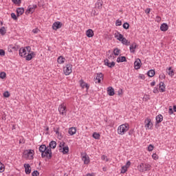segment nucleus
Segmentation results:
<instances>
[{"mask_svg":"<svg viewBox=\"0 0 176 176\" xmlns=\"http://www.w3.org/2000/svg\"><path fill=\"white\" fill-rule=\"evenodd\" d=\"M152 166L148 163H140V164L138 166V170L140 173H145V171L151 170V168Z\"/></svg>","mask_w":176,"mask_h":176,"instance_id":"1","label":"nucleus"},{"mask_svg":"<svg viewBox=\"0 0 176 176\" xmlns=\"http://www.w3.org/2000/svg\"><path fill=\"white\" fill-rule=\"evenodd\" d=\"M34 153H35L34 150H25L23 153V157L25 159H29V160H32V159H34Z\"/></svg>","mask_w":176,"mask_h":176,"instance_id":"2","label":"nucleus"},{"mask_svg":"<svg viewBox=\"0 0 176 176\" xmlns=\"http://www.w3.org/2000/svg\"><path fill=\"white\" fill-rule=\"evenodd\" d=\"M41 157L45 159V160H50L53 157V153L50 148H47L43 153H41Z\"/></svg>","mask_w":176,"mask_h":176,"instance_id":"3","label":"nucleus"},{"mask_svg":"<svg viewBox=\"0 0 176 176\" xmlns=\"http://www.w3.org/2000/svg\"><path fill=\"white\" fill-rule=\"evenodd\" d=\"M129 129H130L129 124H123L118 126V133L120 135H123L126 131H129Z\"/></svg>","mask_w":176,"mask_h":176,"instance_id":"4","label":"nucleus"},{"mask_svg":"<svg viewBox=\"0 0 176 176\" xmlns=\"http://www.w3.org/2000/svg\"><path fill=\"white\" fill-rule=\"evenodd\" d=\"M58 111L60 115H63V116H67V106L65 105L64 103L59 105Z\"/></svg>","mask_w":176,"mask_h":176,"instance_id":"5","label":"nucleus"},{"mask_svg":"<svg viewBox=\"0 0 176 176\" xmlns=\"http://www.w3.org/2000/svg\"><path fill=\"white\" fill-rule=\"evenodd\" d=\"M64 74L65 75L68 76L70 75V74H72V64H67L64 67Z\"/></svg>","mask_w":176,"mask_h":176,"instance_id":"6","label":"nucleus"},{"mask_svg":"<svg viewBox=\"0 0 176 176\" xmlns=\"http://www.w3.org/2000/svg\"><path fill=\"white\" fill-rule=\"evenodd\" d=\"M144 123H145L146 130H151V129H152V127H153V124L152 123V120H151L150 118L146 119L144 121Z\"/></svg>","mask_w":176,"mask_h":176,"instance_id":"7","label":"nucleus"},{"mask_svg":"<svg viewBox=\"0 0 176 176\" xmlns=\"http://www.w3.org/2000/svg\"><path fill=\"white\" fill-rule=\"evenodd\" d=\"M101 79H104L102 73H98L96 77H94V80L96 83H101Z\"/></svg>","mask_w":176,"mask_h":176,"instance_id":"8","label":"nucleus"},{"mask_svg":"<svg viewBox=\"0 0 176 176\" xmlns=\"http://www.w3.org/2000/svg\"><path fill=\"white\" fill-rule=\"evenodd\" d=\"M155 127L157 129L159 127V124L163 122V116L160 114L155 117Z\"/></svg>","mask_w":176,"mask_h":176,"instance_id":"9","label":"nucleus"},{"mask_svg":"<svg viewBox=\"0 0 176 176\" xmlns=\"http://www.w3.org/2000/svg\"><path fill=\"white\" fill-rule=\"evenodd\" d=\"M36 8H38V6L35 4L33 6H29L28 10L25 11V14H30V13H34Z\"/></svg>","mask_w":176,"mask_h":176,"instance_id":"10","label":"nucleus"},{"mask_svg":"<svg viewBox=\"0 0 176 176\" xmlns=\"http://www.w3.org/2000/svg\"><path fill=\"white\" fill-rule=\"evenodd\" d=\"M63 27V23L60 21H56L54 22L52 25V28L55 30L57 31V30H60Z\"/></svg>","mask_w":176,"mask_h":176,"instance_id":"11","label":"nucleus"},{"mask_svg":"<svg viewBox=\"0 0 176 176\" xmlns=\"http://www.w3.org/2000/svg\"><path fill=\"white\" fill-rule=\"evenodd\" d=\"M35 56H36L35 52H29L28 54L25 56V60L27 61H31V60H32V58H34V57H35Z\"/></svg>","mask_w":176,"mask_h":176,"instance_id":"12","label":"nucleus"},{"mask_svg":"<svg viewBox=\"0 0 176 176\" xmlns=\"http://www.w3.org/2000/svg\"><path fill=\"white\" fill-rule=\"evenodd\" d=\"M104 65H106L109 68H113V67H115V62L113 61L111 63H109V59H105L104 60Z\"/></svg>","mask_w":176,"mask_h":176,"instance_id":"13","label":"nucleus"},{"mask_svg":"<svg viewBox=\"0 0 176 176\" xmlns=\"http://www.w3.org/2000/svg\"><path fill=\"white\" fill-rule=\"evenodd\" d=\"M23 166L25 168V174H31V166L30 164H25Z\"/></svg>","mask_w":176,"mask_h":176,"instance_id":"14","label":"nucleus"},{"mask_svg":"<svg viewBox=\"0 0 176 176\" xmlns=\"http://www.w3.org/2000/svg\"><path fill=\"white\" fill-rule=\"evenodd\" d=\"M115 38H116V39H118V41H119L120 42H122V41L123 40V38L124 37H123V34H120V32H117V33H115L114 34Z\"/></svg>","mask_w":176,"mask_h":176,"instance_id":"15","label":"nucleus"},{"mask_svg":"<svg viewBox=\"0 0 176 176\" xmlns=\"http://www.w3.org/2000/svg\"><path fill=\"white\" fill-rule=\"evenodd\" d=\"M135 69H140L141 68V60L138 58L134 63Z\"/></svg>","mask_w":176,"mask_h":176,"instance_id":"16","label":"nucleus"},{"mask_svg":"<svg viewBox=\"0 0 176 176\" xmlns=\"http://www.w3.org/2000/svg\"><path fill=\"white\" fill-rule=\"evenodd\" d=\"M24 14V8H16V16L17 17H20V16H23Z\"/></svg>","mask_w":176,"mask_h":176,"instance_id":"17","label":"nucleus"},{"mask_svg":"<svg viewBox=\"0 0 176 176\" xmlns=\"http://www.w3.org/2000/svg\"><path fill=\"white\" fill-rule=\"evenodd\" d=\"M27 55V50H25V48H21L19 50V56H21V57H25V56Z\"/></svg>","mask_w":176,"mask_h":176,"instance_id":"18","label":"nucleus"},{"mask_svg":"<svg viewBox=\"0 0 176 176\" xmlns=\"http://www.w3.org/2000/svg\"><path fill=\"white\" fill-rule=\"evenodd\" d=\"M159 87L161 93H164V91H166V85H164V82H160L159 84Z\"/></svg>","mask_w":176,"mask_h":176,"instance_id":"19","label":"nucleus"},{"mask_svg":"<svg viewBox=\"0 0 176 176\" xmlns=\"http://www.w3.org/2000/svg\"><path fill=\"white\" fill-rule=\"evenodd\" d=\"M86 35L88 38H93L94 36V32H93V30L89 29L86 32Z\"/></svg>","mask_w":176,"mask_h":176,"instance_id":"20","label":"nucleus"},{"mask_svg":"<svg viewBox=\"0 0 176 176\" xmlns=\"http://www.w3.org/2000/svg\"><path fill=\"white\" fill-rule=\"evenodd\" d=\"M56 146L57 142L54 140H52L50 142L48 148H50V149H56Z\"/></svg>","mask_w":176,"mask_h":176,"instance_id":"21","label":"nucleus"},{"mask_svg":"<svg viewBox=\"0 0 176 176\" xmlns=\"http://www.w3.org/2000/svg\"><path fill=\"white\" fill-rule=\"evenodd\" d=\"M107 94L109 96H115V89L112 87H109L107 88Z\"/></svg>","mask_w":176,"mask_h":176,"instance_id":"22","label":"nucleus"},{"mask_svg":"<svg viewBox=\"0 0 176 176\" xmlns=\"http://www.w3.org/2000/svg\"><path fill=\"white\" fill-rule=\"evenodd\" d=\"M82 160L84 161L85 164H89V163H90V159L87 155L82 156Z\"/></svg>","mask_w":176,"mask_h":176,"instance_id":"23","label":"nucleus"},{"mask_svg":"<svg viewBox=\"0 0 176 176\" xmlns=\"http://www.w3.org/2000/svg\"><path fill=\"white\" fill-rule=\"evenodd\" d=\"M161 31H163L164 32H166L168 30V25L167 23H162L160 26Z\"/></svg>","mask_w":176,"mask_h":176,"instance_id":"24","label":"nucleus"},{"mask_svg":"<svg viewBox=\"0 0 176 176\" xmlns=\"http://www.w3.org/2000/svg\"><path fill=\"white\" fill-rule=\"evenodd\" d=\"M131 53H135V49H137V43H133L129 47Z\"/></svg>","mask_w":176,"mask_h":176,"instance_id":"25","label":"nucleus"},{"mask_svg":"<svg viewBox=\"0 0 176 176\" xmlns=\"http://www.w3.org/2000/svg\"><path fill=\"white\" fill-rule=\"evenodd\" d=\"M48 148H49V146L47 147L46 145L42 144L40 146L38 149H39V152H41V153H43Z\"/></svg>","mask_w":176,"mask_h":176,"instance_id":"26","label":"nucleus"},{"mask_svg":"<svg viewBox=\"0 0 176 176\" xmlns=\"http://www.w3.org/2000/svg\"><path fill=\"white\" fill-rule=\"evenodd\" d=\"M166 72L169 76H174V70L173 69V67H170L166 69Z\"/></svg>","mask_w":176,"mask_h":176,"instance_id":"27","label":"nucleus"},{"mask_svg":"<svg viewBox=\"0 0 176 176\" xmlns=\"http://www.w3.org/2000/svg\"><path fill=\"white\" fill-rule=\"evenodd\" d=\"M126 56H120L117 58V63H126Z\"/></svg>","mask_w":176,"mask_h":176,"instance_id":"28","label":"nucleus"},{"mask_svg":"<svg viewBox=\"0 0 176 176\" xmlns=\"http://www.w3.org/2000/svg\"><path fill=\"white\" fill-rule=\"evenodd\" d=\"M59 152H62L63 153V155H67V153H68V152H69V148L68 147V146H63L61 151H59Z\"/></svg>","mask_w":176,"mask_h":176,"instance_id":"29","label":"nucleus"},{"mask_svg":"<svg viewBox=\"0 0 176 176\" xmlns=\"http://www.w3.org/2000/svg\"><path fill=\"white\" fill-rule=\"evenodd\" d=\"M69 134H70V135H74L76 134V129L75 127H72L69 129Z\"/></svg>","mask_w":176,"mask_h":176,"instance_id":"30","label":"nucleus"},{"mask_svg":"<svg viewBox=\"0 0 176 176\" xmlns=\"http://www.w3.org/2000/svg\"><path fill=\"white\" fill-rule=\"evenodd\" d=\"M96 7L98 9H102V1L98 0L96 3Z\"/></svg>","mask_w":176,"mask_h":176,"instance_id":"31","label":"nucleus"},{"mask_svg":"<svg viewBox=\"0 0 176 176\" xmlns=\"http://www.w3.org/2000/svg\"><path fill=\"white\" fill-rule=\"evenodd\" d=\"M122 45H125L126 46H130V41L129 40H126V38H123L121 41Z\"/></svg>","mask_w":176,"mask_h":176,"instance_id":"32","label":"nucleus"},{"mask_svg":"<svg viewBox=\"0 0 176 176\" xmlns=\"http://www.w3.org/2000/svg\"><path fill=\"white\" fill-rule=\"evenodd\" d=\"M147 75H148V76H149L150 78H153V76H155V70H153V69H150V70L147 72Z\"/></svg>","mask_w":176,"mask_h":176,"instance_id":"33","label":"nucleus"},{"mask_svg":"<svg viewBox=\"0 0 176 176\" xmlns=\"http://www.w3.org/2000/svg\"><path fill=\"white\" fill-rule=\"evenodd\" d=\"M58 64H64L65 61V58L63 57V56H59L57 60Z\"/></svg>","mask_w":176,"mask_h":176,"instance_id":"34","label":"nucleus"},{"mask_svg":"<svg viewBox=\"0 0 176 176\" xmlns=\"http://www.w3.org/2000/svg\"><path fill=\"white\" fill-rule=\"evenodd\" d=\"M0 34L1 35H5V34H6V28H5V27H1V28H0Z\"/></svg>","mask_w":176,"mask_h":176,"instance_id":"35","label":"nucleus"},{"mask_svg":"<svg viewBox=\"0 0 176 176\" xmlns=\"http://www.w3.org/2000/svg\"><path fill=\"white\" fill-rule=\"evenodd\" d=\"M113 54L114 56H119V54H120V50H119L118 48L114 49Z\"/></svg>","mask_w":176,"mask_h":176,"instance_id":"36","label":"nucleus"},{"mask_svg":"<svg viewBox=\"0 0 176 176\" xmlns=\"http://www.w3.org/2000/svg\"><path fill=\"white\" fill-rule=\"evenodd\" d=\"M9 49H12V50L14 52H17V50H19V46H13V45H10Z\"/></svg>","mask_w":176,"mask_h":176,"instance_id":"37","label":"nucleus"},{"mask_svg":"<svg viewBox=\"0 0 176 176\" xmlns=\"http://www.w3.org/2000/svg\"><path fill=\"white\" fill-rule=\"evenodd\" d=\"M92 137H94L95 140H100V135L97 132L94 133Z\"/></svg>","mask_w":176,"mask_h":176,"instance_id":"38","label":"nucleus"},{"mask_svg":"<svg viewBox=\"0 0 176 176\" xmlns=\"http://www.w3.org/2000/svg\"><path fill=\"white\" fill-rule=\"evenodd\" d=\"M123 28H124V30H129V28H130V24H129V23L125 22L123 25H122Z\"/></svg>","mask_w":176,"mask_h":176,"instance_id":"39","label":"nucleus"},{"mask_svg":"<svg viewBox=\"0 0 176 176\" xmlns=\"http://www.w3.org/2000/svg\"><path fill=\"white\" fill-rule=\"evenodd\" d=\"M5 171V165L0 162V173H3Z\"/></svg>","mask_w":176,"mask_h":176,"instance_id":"40","label":"nucleus"},{"mask_svg":"<svg viewBox=\"0 0 176 176\" xmlns=\"http://www.w3.org/2000/svg\"><path fill=\"white\" fill-rule=\"evenodd\" d=\"M3 97H5L6 98H8V97H10V94L9 93V91H5L3 93Z\"/></svg>","mask_w":176,"mask_h":176,"instance_id":"41","label":"nucleus"},{"mask_svg":"<svg viewBox=\"0 0 176 176\" xmlns=\"http://www.w3.org/2000/svg\"><path fill=\"white\" fill-rule=\"evenodd\" d=\"M80 85L82 89H85V85H86V82H85V81H83V80H80Z\"/></svg>","mask_w":176,"mask_h":176,"instance_id":"42","label":"nucleus"},{"mask_svg":"<svg viewBox=\"0 0 176 176\" xmlns=\"http://www.w3.org/2000/svg\"><path fill=\"white\" fill-rule=\"evenodd\" d=\"M64 145H65V142H60L59 144V148H59V151H63V148Z\"/></svg>","mask_w":176,"mask_h":176,"instance_id":"43","label":"nucleus"},{"mask_svg":"<svg viewBox=\"0 0 176 176\" xmlns=\"http://www.w3.org/2000/svg\"><path fill=\"white\" fill-rule=\"evenodd\" d=\"M0 78H1V79H5V78H6V73L1 72L0 73Z\"/></svg>","mask_w":176,"mask_h":176,"instance_id":"44","label":"nucleus"},{"mask_svg":"<svg viewBox=\"0 0 176 176\" xmlns=\"http://www.w3.org/2000/svg\"><path fill=\"white\" fill-rule=\"evenodd\" d=\"M127 171V167L122 166L121 174H124Z\"/></svg>","mask_w":176,"mask_h":176,"instance_id":"45","label":"nucleus"},{"mask_svg":"<svg viewBox=\"0 0 176 176\" xmlns=\"http://www.w3.org/2000/svg\"><path fill=\"white\" fill-rule=\"evenodd\" d=\"M116 27H120V25H122V21L118 19L116 21Z\"/></svg>","mask_w":176,"mask_h":176,"instance_id":"46","label":"nucleus"},{"mask_svg":"<svg viewBox=\"0 0 176 176\" xmlns=\"http://www.w3.org/2000/svg\"><path fill=\"white\" fill-rule=\"evenodd\" d=\"M12 1L15 5H20V3H21V0H12Z\"/></svg>","mask_w":176,"mask_h":176,"instance_id":"47","label":"nucleus"},{"mask_svg":"<svg viewBox=\"0 0 176 176\" xmlns=\"http://www.w3.org/2000/svg\"><path fill=\"white\" fill-rule=\"evenodd\" d=\"M153 148H154L153 145L150 144V145L148 146V152H152V151H153Z\"/></svg>","mask_w":176,"mask_h":176,"instance_id":"48","label":"nucleus"},{"mask_svg":"<svg viewBox=\"0 0 176 176\" xmlns=\"http://www.w3.org/2000/svg\"><path fill=\"white\" fill-rule=\"evenodd\" d=\"M11 17L13 19V20H17V16H16V14L14 12L11 13Z\"/></svg>","mask_w":176,"mask_h":176,"instance_id":"49","label":"nucleus"},{"mask_svg":"<svg viewBox=\"0 0 176 176\" xmlns=\"http://www.w3.org/2000/svg\"><path fill=\"white\" fill-rule=\"evenodd\" d=\"M32 176H38L39 175V172L38 170H34L32 173Z\"/></svg>","mask_w":176,"mask_h":176,"instance_id":"50","label":"nucleus"},{"mask_svg":"<svg viewBox=\"0 0 176 176\" xmlns=\"http://www.w3.org/2000/svg\"><path fill=\"white\" fill-rule=\"evenodd\" d=\"M25 49L26 52H28V53H31V52H32V51H31V47H30V46L25 47Z\"/></svg>","mask_w":176,"mask_h":176,"instance_id":"51","label":"nucleus"},{"mask_svg":"<svg viewBox=\"0 0 176 176\" xmlns=\"http://www.w3.org/2000/svg\"><path fill=\"white\" fill-rule=\"evenodd\" d=\"M152 157L153 159H154V160H157V159H159V157L157 155L156 153L153 154Z\"/></svg>","mask_w":176,"mask_h":176,"instance_id":"52","label":"nucleus"},{"mask_svg":"<svg viewBox=\"0 0 176 176\" xmlns=\"http://www.w3.org/2000/svg\"><path fill=\"white\" fill-rule=\"evenodd\" d=\"M153 92L155 94L159 93V89H158L157 87H154Z\"/></svg>","mask_w":176,"mask_h":176,"instance_id":"53","label":"nucleus"},{"mask_svg":"<svg viewBox=\"0 0 176 176\" xmlns=\"http://www.w3.org/2000/svg\"><path fill=\"white\" fill-rule=\"evenodd\" d=\"M102 160H106L107 162H108V160H109L108 159V157H107L106 155H102Z\"/></svg>","mask_w":176,"mask_h":176,"instance_id":"54","label":"nucleus"},{"mask_svg":"<svg viewBox=\"0 0 176 176\" xmlns=\"http://www.w3.org/2000/svg\"><path fill=\"white\" fill-rule=\"evenodd\" d=\"M130 166H131V162L130 161H128L126 162L125 167H126V168H129V167H130Z\"/></svg>","mask_w":176,"mask_h":176,"instance_id":"55","label":"nucleus"},{"mask_svg":"<svg viewBox=\"0 0 176 176\" xmlns=\"http://www.w3.org/2000/svg\"><path fill=\"white\" fill-rule=\"evenodd\" d=\"M156 21H157V23H160V21H162V18L160 16H157Z\"/></svg>","mask_w":176,"mask_h":176,"instance_id":"56","label":"nucleus"},{"mask_svg":"<svg viewBox=\"0 0 176 176\" xmlns=\"http://www.w3.org/2000/svg\"><path fill=\"white\" fill-rule=\"evenodd\" d=\"M0 56H5V50H0Z\"/></svg>","mask_w":176,"mask_h":176,"instance_id":"57","label":"nucleus"},{"mask_svg":"<svg viewBox=\"0 0 176 176\" xmlns=\"http://www.w3.org/2000/svg\"><path fill=\"white\" fill-rule=\"evenodd\" d=\"M168 113L169 115H173V113H174V110H173V109H169Z\"/></svg>","mask_w":176,"mask_h":176,"instance_id":"58","label":"nucleus"},{"mask_svg":"<svg viewBox=\"0 0 176 176\" xmlns=\"http://www.w3.org/2000/svg\"><path fill=\"white\" fill-rule=\"evenodd\" d=\"M145 13H146V14H149V13H151V8H146Z\"/></svg>","mask_w":176,"mask_h":176,"instance_id":"59","label":"nucleus"},{"mask_svg":"<svg viewBox=\"0 0 176 176\" xmlns=\"http://www.w3.org/2000/svg\"><path fill=\"white\" fill-rule=\"evenodd\" d=\"M139 78H140V79H145V76L144 75V74H140V76H139Z\"/></svg>","mask_w":176,"mask_h":176,"instance_id":"60","label":"nucleus"},{"mask_svg":"<svg viewBox=\"0 0 176 176\" xmlns=\"http://www.w3.org/2000/svg\"><path fill=\"white\" fill-rule=\"evenodd\" d=\"M122 93H123V91H122V89H120V90L118 91V96H122Z\"/></svg>","mask_w":176,"mask_h":176,"instance_id":"61","label":"nucleus"},{"mask_svg":"<svg viewBox=\"0 0 176 176\" xmlns=\"http://www.w3.org/2000/svg\"><path fill=\"white\" fill-rule=\"evenodd\" d=\"M85 87L87 88V90H89V89L90 88V85L87 83L85 84Z\"/></svg>","mask_w":176,"mask_h":176,"instance_id":"62","label":"nucleus"},{"mask_svg":"<svg viewBox=\"0 0 176 176\" xmlns=\"http://www.w3.org/2000/svg\"><path fill=\"white\" fill-rule=\"evenodd\" d=\"M134 133V131L133 130H130L129 131V135H133V133Z\"/></svg>","mask_w":176,"mask_h":176,"instance_id":"63","label":"nucleus"},{"mask_svg":"<svg viewBox=\"0 0 176 176\" xmlns=\"http://www.w3.org/2000/svg\"><path fill=\"white\" fill-rule=\"evenodd\" d=\"M155 85H156V82L153 81L151 82V86L153 87V86H155Z\"/></svg>","mask_w":176,"mask_h":176,"instance_id":"64","label":"nucleus"}]
</instances>
